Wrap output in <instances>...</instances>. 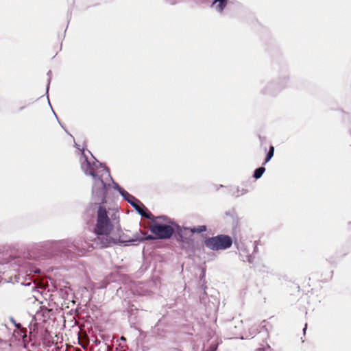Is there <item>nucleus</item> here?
<instances>
[{
    "label": "nucleus",
    "mask_w": 351,
    "mask_h": 351,
    "mask_svg": "<svg viewBox=\"0 0 351 351\" xmlns=\"http://www.w3.org/2000/svg\"><path fill=\"white\" fill-rule=\"evenodd\" d=\"M119 219L117 210H107L104 206H99L97 211L96 224L94 232L97 237L94 242L97 247L106 248L116 243L115 240L110 236L114 230V222Z\"/></svg>",
    "instance_id": "1"
},
{
    "label": "nucleus",
    "mask_w": 351,
    "mask_h": 351,
    "mask_svg": "<svg viewBox=\"0 0 351 351\" xmlns=\"http://www.w3.org/2000/svg\"><path fill=\"white\" fill-rule=\"evenodd\" d=\"M82 168L86 175L92 176L93 179V193L104 200L106 196L107 184L112 180L109 171L92 165L86 158L82 164Z\"/></svg>",
    "instance_id": "2"
},
{
    "label": "nucleus",
    "mask_w": 351,
    "mask_h": 351,
    "mask_svg": "<svg viewBox=\"0 0 351 351\" xmlns=\"http://www.w3.org/2000/svg\"><path fill=\"white\" fill-rule=\"evenodd\" d=\"M205 245L212 250H223L232 246V239L228 235L219 234L206 239Z\"/></svg>",
    "instance_id": "3"
},
{
    "label": "nucleus",
    "mask_w": 351,
    "mask_h": 351,
    "mask_svg": "<svg viewBox=\"0 0 351 351\" xmlns=\"http://www.w3.org/2000/svg\"><path fill=\"white\" fill-rule=\"evenodd\" d=\"M152 220V223L149 227L150 231L155 235V237L160 239H169L174 233V229L170 225L162 224Z\"/></svg>",
    "instance_id": "4"
},
{
    "label": "nucleus",
    "mask_w": 351,
    "mask_h": 351,
    "mask_svg": "<svg viewBox=\"0 0 351 351\" xmlns=\"http://www.w3.org/2000/svg\"><path fill=\"white\" fill-rule=\"evenodd\" d=\"M121 194L125 199L137 210V212L143 217L149 219H153L154 215L148 209L134 196L130 195L127 191H123Z\"/></svg>",
    "instance_id": "5"
},
{
    "label": "nucleus",
    "mask_w": 351,
    "mask_h": 351,
    "mask_svg": "<svg viewBox=\"0 0 351 351\" xmlns=\"http://www.w3.org/2000/svg\"><path fill=\"white\" fill-rule=\"evenodd\" d=\"M191 232L189 228H180L178 227L177 229L176 239L178 241L185 242L188 237L191 236Z\"/></svg>",
    "instance_id": "6"
},
{
    "label": "nucleus",
    "mask_w": 351,
    "mask_h": 351,
    "mask_svg": "<svg viewBox=\"0 0 351 351\" xmlns=\"http://www.w3.org/2000/svg\"><path fill=\"white\" fill-rule=\"evenodd\" d=\"M228 0H215L213 3V5L218 3L217 5V9L219 12H222L224 8H226Z\"/></svg>",
    "instance_id": "7"
},
{
    "label": "nucleus",
    "mask_w": 351,
    "mask_h": 351,
    "mask_svg": "<svg viewBox=\"0 0 351 351\" xmlns=\"http://www.w3.org/2000/svg\"><path fill=\"white\" fill-rule=\"evenodd\" d=\"M206 230V226H199L197 227H195L193 228H190V232H191V234L193 233H202Z\"/></svg>",
    "instance_id": "8"
},
{
    "label": "nucleus",
    "mask_w": 351,
    "mask_h": 351,
    "mask_svg": "<svg viewBox=\"0 0 351 351\" xmlns=\"http://www.w3.org/2000/svg\"><path fill=\"white\" fill-rule=\"evenodd\" d=\"M265 171V167H259L254 171V177L256 179H258L263 176V174L264 173Z\"/></svg>",
    "instance_id": "9"
},
{
    "label": "nucleus",
    "mask_w": 351,
    "mask_h": 351,
    "mask_svg": "<svg viewBox=\"0 0 351 351\" xmlns=\"http://www.w3.org/2000/svg\"><path fill=\"white\" fill-rule=\"evenodd\" d=\"M274 147L271 145L269 147V150L266 156L265 162L263 163L264 165L266 164L267 162H268L271 160V158L274 156Z\"/></svg>",
    "instance_id": "10"
},
{
    "label": "nucleus",
    "mask_w": 351,
    "mask_h": 351,
    "mask_svg": "<svg viewBox=\"0 0 351 351\" xmlns=\"http://www.w3.org/2000/svg\"><path fill=\"white\" fill-rule=\"evenodd\" d=\"M269 350H270V346L269 345H267L265 347L257 348L256 350V351H268Z\"/></svg>",
    "instance_id": "11"
},
{
    "label": "nucleus",
    "mask_w": 351,
    "mask_h": 351,
    "mask_svg": "<svg viewBox=\"0 0 351 351\" xmlns=\"http://www.w3.org/2000/svg\"><path fill=\"white\" fill-rule=\"evenodd\" d=\"M153 239V237L152 236H148L147 237H145V239Z\"/></svg>",
    "instance_id": "12"
},
{
    "label": "nucleus",
    "mask_w": 351,
    "mask_h": 351,
    "mask_svg": "<svg viewBox=\"0 0 351 351\" xmlns=\"http://www.w3.org/2000/svg\"><path fill=\"white\" fill-rule=\"evenodd\" d=\"M140 239H143V238L136 237V239H132V241H136V240H140Z\"/></svg>",
    "instance_id": "13"
},
{
    "label": "nucleus",
    "mask_w": 351,
    "mask_h": 351,
    "mask_svg": "<svg viewBox=\"0 0 351 351\" xmlns=\"http://www.w3.org/2000/svg\"><path fill=\"white\" fill-rule=\"evenodd\" d=\"M16 326L18 328H21V324H16Z\"/></svg>",
    "instance_id": "14"
},
{
    "label": "nucleus",
    "mask_w": 351,
    "mask_h": 351,
    "mask_svg": "<svg viewBox=\"0 0 351 351\" xmlns=\"http://www.w3.org/2000/svg\"><path fill=\"white\" fill-rule=\"evenodd\" d=\"M121 340H125V338L124 337H121Z\"/></svg>",
    "instance_id": "15"
}]
</instances>
